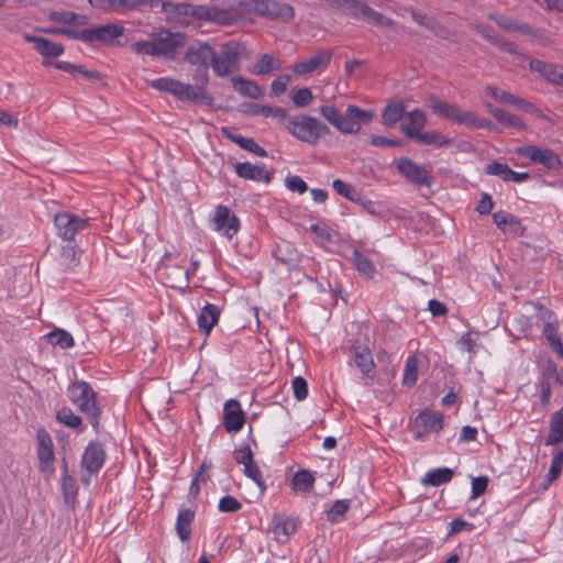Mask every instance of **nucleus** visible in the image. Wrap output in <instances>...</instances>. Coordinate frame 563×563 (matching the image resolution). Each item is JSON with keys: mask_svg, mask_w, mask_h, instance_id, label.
Wrapping results in <instances>:
<instances>
[{"mask_svg": "<svg viewBox=\"0 0 563 563\" xmlns=\"http://www.w3.org/2000/svg\"><path fill=\"white\" fill-rule=\"evenodd\" d=\"M319 112L330 124L344 134L358 133L362 125L371 123L375 115L373 110H364L354 104H349L344 113H341L332 104H323Z\"/></svg>", "mask_w": 563, "mask_h": 563, "instance_id": "nucleus-1", "label": "nucleus"}, {"mask_svg": "<svg viewBox=\"0 0 563 563\" xmlns=\"http://www.w3.org/2000/svg\"><path fill=\"white\" fill-rule=\"evenodd\" d=\"M67 393L70 401L90 419L93 429L99 431L101 409L97 401V393L90 384L85 380L74 382L69 385Z\"/></svg>", "mask_w": 563, "mask_h": 563, "instance_id": "nucleus-2", "label": "nucleus"}, {"mask_svg": "<svg viewBox=\"0 0 563 563\" xmlns=\"http://www.w3.org/2000/svg\"><path fill=\"white\" fill-rule=\"evenodd\" d=\"M243 45L236 41H229L221 45L220 53L214 51L211 67L218 77H227L240 69V58Z\"/></svg>", "mask_w": 563, "mask_h": 563, "instance_id": "nucleus-3", "label": "nucleus"}, {"mask_svg": "<svg viewBox=\"0 0 563 563\" xmlns=\"http://www.w3.org/2000/svg\"><path fill=\"white\" fill-rule=\"evenodd\" d=\"M240 5L247 12H253L261 16L273 20L291 21L295 18L292 5L277 0H244Z\"/></svg>", "mask_w": 563, "mask_h": 563, "instance_id": "nucleus-4", "label": "nucleus"}, {"mask_svg": "<svg viewBox=\"0 0 563 563\" xmlns=\"http://www.w3.org/2000/svg\"><path fill=\"white\" fill-rule=\"evenodd\" d=\"M104 461L106 452L103 445L99 442L91 441L85 449L80 462V481L84 485L88 486L90 484L91 476L101 470Z\"/></svg>", "mask_w": 563, "mask_h": 563, "instance_id": "nucleus-5", "label": "nucleus"}, {"mask_svg": "<svg viewBox=\"0 0 563 563\" xmlns=\"http://www.w3.org/2000/svg\"><path fill=\"white\" fill-rule=\"evenodd\" d=\"M515 152L517 155L529 158L532 163L539 164L549 170H559L562 167L561 158L550 148L526 145L517 147Z\"/></svg>", "mask_w": 563, "mask_h": 563, "instance_id": "nucleus-6", "label": "nucleus"}, {"mask_svg": "<svg viewBox=\"0 0 563 563\" xmlns=\"http://www.w3.org/2000/svg\"><path fill=\"white\" fill-rule=\"evenodd\" d=\"M88 2L93 9L101 12L122 14L143 7L155 8L159 4L161 0H88Z\"/></svg>", "mask_w": 563, "mask_h": 563, "instance_id": "nucleus-7", "label": "nucleus"}, {"mask_svg": "<svg viewBox=\"0 0 563 563\" xmlns=\"http://www.w3.org/2000/svg\"><path fill=\"white\" fill-rule=\"evenodd\" d=\"M89 218H81L70 212H58L54 217L57 235L64 241H73L76 234L89 225Z\"/></svg>", "mask_w": 563, "mask_h": 563, "instance_id": "nucleus-8", "label": "nucleus"}, {"mask_svg": "<svg viewBox=\"0 0 563 563\" xmlns=\"http://www.w3.org/2000/svg\"><path fill=\"white\" fill-rule=\"evenodd\" d=\"M393 165L398 173L405 177L409 183L417 186L430 187L432 184L431 172L424 166L418 165L408 157H400L396 159Z\"/></svg>", "mask_w": 563, "mask_h": 563, "instance_id": "nucleus-9", "label": "nucleus"}, {"mask_svg": "<svg viewBox=\"0 0 563 563\" xmlns=\"http://www.w3.org/2000/svg\"><path fill=\"white\" fill-rule=\"evenodd\" d=\"M37 439V459L38 470L45 476H52L54 474V461L55 455L53 451V440L51 434L43 428H40L36 432Z\"/></svg>", "mask_w": 563, "mask_h": 563, "instance_id": "nucleus-10", "label": "nucleus"}, {"mask_svg": "<svg viewBox=\"0 0 563 563\" xmlns=\"http://www.w3.org/2000/svg\"><path fill=\"white\" fill-rule=\"evenodd\" d=\"M428 100H429V106L432 109V111L435 114H438L449 121H452V122H455L459 124H464L467 126L470 125V122H473L472 121L473 120L472 111L463 110L456 104L441 101L433 96L429 97Z\"/></svg>", "mask_w": 563, "mask_h": 563, "instance_id": "nucleus-11", "label": "nucleus"}, {"mask_svg": "<svg viewBox=\"0 0 563 563\" xmlns=\"http://www.w3.org/2000/svg\"><path fill=\"white\" fill-rule=\"evenodd\" d=\"M351 351L352 358L356 367L361 371L363 377L373 378L375 363L369 347V339L367 334H365V340L363 343L360 339H356L351 346Z\"/></svg>", "mask_w": 563, "mask_h": 563, "instance_id": "nucleus-12", "label": "nucleus"}, {"mask_svg": "<svg viewBox=\"0 0 563 563\" xmlns=\"http://www.w3.org/2000/svg\"><path fill=\"white\" fill-rule=\"evenodd\" d=\"M316 118L300 114L288 119L286 130L301 142L314 145Z\"/></svg>", "mask_w": 563, "mask_h": 563, "instance_id": "nucleus-13", "label": "nucleus"}, {"mask_svg": "<svg viewBox=\"0 0 563 563\" xmlns=\"http://www.w3.org/2000/svg\"><path fill=\"white\" fill-rule=\"evenodd\" d=\"M209 67H197L192 76L195 86L189 85L188 101L199 102L202 104L211 106L213 103V97L206 90L209 82Z\"/></svg>", "mask_w": 563, "mask_h": 563, "instance_id": "nucleus-14", "label": "nucleus"}, {"mask_svg": "<svg viewBox=\"0 0 563 563\" xmlns=\"http://www.w3.org/2000/svg\"><path fill=\"white\" fill-rule=\"evenodd\" d=\"M212 223L216 231L223 232L229 239H232L240 230L239 218L231 214L230 209L223 205L216 207Z\"/></svg>", "mask_w": 563, "mask_h": 563, "instance_id": "nucleus-15", "label": "nucleus"}, {"mask_svg": "<svg viewBox=\"0 0 563 563\" xmlns=\"http://www.w3.org/2000/svg\"><path fill=\"white\" fill-rule=\"evenodd\" d=\"M153 36H155L161 56L169 58H174L177 49L185 46L187 42L186 34L181 32L162 31Z\"/></svg>", "mask_w": 563, "mask_h": 563, "instance_id": "nucleus-16", "label": "nucleus"}, {"mask_svg": "<svg viewBox=\"0 0 563 563\" xmlns=\"http://www.w3.org/2000/svg\"><path fill=\"white\" fill-rule=\"evenodd\" d=\"M234 168L239 177L247 180L263 181L265 184H269L273 180L275 173L273 168L267 169L263 163H238Z\"/></svg>", "mask_w": 563, "mask_h": 563, "instance_id": "nucleus-17", "label": "nucleus"}, {"mask_svg": "<svg viewBox=\"0 0 563 563\" xmlns=\"http://www.w3.org/2000/svg\"><path fill=\"white\" fill-rule=\"evenodd\" d=\"M125 32L123 25L119 23H108L89 29V44L101 43L110 45L113 41L122 36Z\"/></svg>", "mask_w": 563, "mask_h": 563, "instance_id": "nucleus-18", "label": "nucleus"}, {"mask_svg": "<svg viewBox=\"0 0 563 563\" xmlns=\"http://www.w3.org/2000/svg\"><path fill=\"white\" fill-rule=\"evenodd\" d=\"M556 382L559 385H563L561 376L558 373L555 363L549 362L542 369L541 377L538 383L540 390V400L543 407H548L552 395L551 385L552 382Z\"/></svg>", "mask_w": 563, "mask_h": 563, "instance_id": "nucleus-19", "label": "nucleus"}, {"mask_svg": "<svg viewBox=\"0 0 563 563\" xmlns=\"http://www.w3.org/2000/svg\"><path fill=\"white\" fill-rule=\"evenodd\" d=\"M223 426L228 432H239L245 423V413L236 399H230L224 405Z\"/></svg>", "mask_w": 563, "mask_h": 563, "instance_id": "nucleus-20", "label": "nucleus"}, {"mask_svg": "<svg viewBox=\"0 0 563 563\" xmlns=\"http://www.w3.org/2000/svg\"><path fill=\"white\" fill-rule=\"evenodd\" d=\"M212 58H214V49L209 43L190 45L185 55V59L197 67L211 66Z\"/></svg>", "mask_w": 563, "mask_h": 563, "instance_id": "nucleus-21", "label": "nucleus"}, {"mask_svg": "<svg viewBox=\"0 0 563 563\" xmlns=\"http://www.w3.org/2000/svg\"><path fill=\"white\" fill-rule=\"evenodd\" d=\"M23 40L27 43H33L36 52L45 58H56L60 56L65 49L64 45L60 43L27 33L23 34Z\"/></svg>", "mask_w": 563, "mask_h": 563, "instance_id": "nucleus-22", "label": "nucleus"}, {"mask_svg": "<svg viewBox=\"0 0 563 563\" xmlns=\"http://www.w3.org/2000/svg\"><path fill=\"white\" fill-rule=\"evenodd\" d=\"M151 87L158 91L169 92L180 101H188L189 85L179 80L162 77L151 81Z\"/></svg>", "mask_w": 563, "mask_h": 563, "instance_id": "nucleus-23", "label": "nucleus"}, {"mask_svg": "<svg viewBox=\"0 0 563 563\" xmlns=\"http://www.w3.org/2000/svg\"><path fill=\"white\" fill-rule=\"evenodd\" d=\"M221 133L223 137L238 144L241 148L250 153H253L260 157L267 156L266 150L260 146L252 137H246L241 134H236L229 128H222Z\"/></svg>", "mask_w": 563, "mask_h": 563, "instance_id": "nucleus-24", "label": "nucleus"}, {"mask_svg": "<svg viewBox=\"0 0 563 563\" xmlns=\"http://www.w3.org/2000/svg\"><path fill=\"white\" fill-rule=\"evenodd\" d=\"M407 121L401 124V132L409 139L415 140V133L419 134L422 132L427 123L426 113L420 109H415L406 114Z\"/></svg>", "mask_w": 563, "mask_h": 563, "instance_id": "nucleus-25", "label": "nucleus"}, {"mask_svg": "<svg viewBox=\"0 0 563 563\" xmlns=\"http://www.w3.org/2000/svg\"><path fill=\"white\" fill-rule=\"evenodd\" d=\"M332 57V53L330 51H320L314 56L300 62L294 66V71L297 75H306L317 70L322 66H327Z\"/></svg>", "mask_w": 563, "mask_h": 563, "instance_id": "nucleus-26", "label": "nucleus"}, {"mask_svg": "<svg viewBox=\"0 0 563 563\" xmlns=\"http://www.w3.org/2000/svg\"><path fill=\"white\" fill-rule=\"evenodd\" d=\"M272 525V532L274 534V539L282 543H285L289 539V537L296 531L295 521L282 515H275Z\"/></svg>", "mask_w": 563, "mask_h": 563, "instance_id": "nucleus-27", "label": "nucleus"}, {"mask_svg": "<svg viewBox=\"0 0 563 563\" xmlns=\"http://www.w3.org/2000/svg\"><path fill=\"white\" fill-rule=\"evenodd\" d=\"M274 257L289 269L297 267L300 255L298 251L287 241H282L274 251Z\"/></svg>", "mask_w": 563, "mask_h": 563, "instance_id": "nucleus-28", "label": "nucleus"}, {"mask_svg": "<svg viewBox=\"0 0 563 563\" xmlns=\"http://www.w3.org/2000/svg\"><path fill=\"white\" fill-rule=\"evenodd\" d=\"M219 317L220 309L216 305L207 303L198 316V325L200 330L208 335L212 328L218 323Z\"/></svg>", "mask_w": 563, "mask_h": 563, "instance_id": "nucleus-29", "label": "nucleus"}, {"mask_svg": "<svg viewBox=\"0 0 563 563\" xmlns=\"http://www.w3.org/2000/svg\"><path fill=\"white\" fill-rule=\"evenodd\" d=\"M563 442V407L553 412L550 418V432L545 445H556Z\"/></svg>", "mask_w": 563, "mask_h": 563, "instance_id": "nucleus-30", "label": "nucleus"}, {"mask_svg": "<svg viewBox=\"0 0 563 563\" xmlns=\"http://www.w3.org/2000/svg\"><path fill=\"white\" fill-rule=\"evenodd\" d=\"M406 106L402 101H393L389 102L383 110L382 120L383 124L393 128L404 117H406Z\"/></svg>", "mask_w": 563, "mask_h": 563, "instance_id": "nucleus-31", "label": "nucleus"}, {"mask_svg": "<svg viewBox=\"0 0 563 563\" xmlns=\"http://www.w3.org/2000/svg\"><path fill=\"white\" fill-rule=\"evenodd\" d=\"M231 84L234 90L243 97L258 99L263 95L261 87L255 81L245 79L242 76L233 77Z\"/></svg>", "mask_w": 563, "mask_h": 563, "instance_id": "nucleus-32", "label": "nucleus"}, {"mask_svg": "<svg viewBox=\"0 0 563 563\" xmlns=\"http://www.w3.org/2000/svg\"><path fill=\"white\" fill-rule=\"evenodd\" d=\"M195 519V510L180 509L176 520V532L179 539L185 542L191 537V523Z\"/></svg>", "mask_w": 563, "mask_h": 563, "instance_id": "nucleus-33", "label": "nucleus"}, {"mask_svg": "<svg viewBox=\"0 0 563 563\" xmlns=\"http://www.w3.org/2000/svg\"><path fill=\"white\" fill-rule=\"evenodd\" d=\"M454 472L448 467L433 468L426 473L422 484L430 486H440L452 481Z\"/></svg>", "mask_w": 563, "mask_h": 563, "instance_id": "nucleus-34", "label": "nucleus"}, {"mask_svg": "<svg viewBox=\"0 0 563 563\" xmlns=\"http://www.w3.org/2000/svg\"><path fill=\"white\" fill-rule=\"evenodd\" d=\"M62 492L65 503L67 505L74 504L78 488L76 479L68 474V467L65 460L63 463Z\"/></svg>", "mask_w": 563, "mask_h": 563, "instance_id": "nucleus-35", "label": "nucleus"}, {"mask_svg": "<svg viewBox=\"0 0 563 563\" xmlns=\"http://www.w3.org/2000/svg\"><path fill=\"white\" fill-rule=\"evenodd\" d=\"M416 423H420L427 431L438 432L443 428V416L430 410H424L418 415Z\"/></svg>", "mask_w": 563, "mask_h": 563, "instance_id": "nucleus-36", "label": "nucleus"}, {"mask_svg": "<svg viewBox=\"0 0 563 563\" xmlns=\"http://www.w3.org/2000/svg\"><path fill=\"white\" fill-rule=\"evenodd\" d=\"M314 485V476L310 471L300 470L296 472L291 479V487L296 492L309 493Z\"/></svg>", "mask_w": 563, "mask_h": 563, "instance_id": "nucleus-37", "label": "nucleus"}, {"mask_svg": "<svg viewBox=\"0 0 563 563\" xmlns=\"http://www.w3.org/2000/svg\"><path fill=\"white\" fill-rule=\"evenodd\" d=\"M332 4L343 9L345 14L351 15L352 18H363L365 8H368V5L365 2H362L360 0H333Z\"/></svg>", "mask_w": 563, "mask_h": 563, "instance_id": "nucleus-38", "label": "nucleus"}, {"mask_svg": "<svg viewBox=\"0 0 563 563\" xmlns=\"http://www.w3.org/2000/svg\"><path fill=\"white\" fill-rule=\"evenodd\" d=\"M282 64L269 54H263L254 65L252 73L255 75H267L273 70H279Z\"/></svg>", "mask_w": 563, "mask_h": 563, "instance_id": "nucleus-39", "label": "nucleus"}, {"mask_svg": "<svg viewBox=\"0 0 563 563\" xmlns=\"http://www.w3.org/2000/svg\"><path fill=\"white\" fill-rule=\"evenodd\" d=\"M352 262L360 274L364 275L367 278L373 277L375 273V266L373 262L358 250L353 251Z\"/></svg>", "mask_w": 563, "mask_h": 563, "instance_id": "nucleus-40", "label": "nucleus"}, {"mask_svg": "<svg viewBox=\"0 0 563 563\" xmlns=\"http://www.w3.org/2000/svg\"><path fill=\"white\" fill-rule=\"evenodd\" d=\"M415 141H418L426 145H434L437 147H442L444 145L450 144V140L440 132L430 131V132H420L419 134L415 133Z\"/></svg>", "mask_w": 563, "mask_h": 563, "instance_id": "nucleus-41", "label": "nucleus"}, {"mask_svg": "<svg viewBox=\"0 0 563 563\" xmlns=\"http://www.w3.org/2000/svg\"><path fill=\"white\" fill-rule=\"evenodd\" d=\"M56 419L66 427L76 429L78 432L84 430L81 418L73 412L68 407H63L56 413Z\"/></svg>", "mask_w": 563, "mask_h": 563, "instance_id": "nucleus-42", "label": "nucleus"}, {"mask_svg": "<svg viewBox=\"0 0 563 563\" xmlns=\"http://www.w3.org/2000/svg\"><path fill=\"white\" fill-rule=\"evenodd\" d=\"M553 318H554V313L551 310L545 309L543 311L542 319L544 320V325H543L542 333L547 338V340L550 342V344L560 340V336L558 333V322H553L552 321Z\"/></svg>", "mask_w": 563, "mask_h": 563, "instance_id": "nucleus-43", "label": "nucleus"}, {"mask_svg": "<svg viewBox=\"0 0 563 563\" xmlns=\"http://www.w3.org/2000/svg\"><path fill=\"white\" fill-rule=\"evenodd\" d=\"M49 343L60 349H69L74 346V339L69 332L63 329H55L47 334Z\"/></svg>", "mask_w": 563, "mask_h": 563, "instance_id": "nucleus-44", "label": "nucleus"}, {"mask_svg": "<svg viewBox=\"0 0 563 563\" xmlns=\"http://www.w3.org/2000/svg\"><path fill=\"white\" fill-rule=\"evenodd\" d=\"M490 114L500 123L503 124H507L509 126H514V128H517L519 130H523L526 126H525V123L523 121L511 114L510 112L499 108V109H492L490 110Z\"/></svg>", "mask_w": 563, "mask_h": 563, "instance_id": "nucleus-45", "label": "nucleus"}, {"mask_svg": "<svg viewBox=\"0 0 563 563\" xmlns=\"http://www.w3.org/2000/svg\"><path fill=\"white\" fill-rule=\"evenodd\" d=\"M208 21L218 23L220 25L229 26L233 25L238 21V19L233 13L225 9L211 7L210 16Z\"/></svg>", "mask_w": 563, "mask_h": 563, "instance_id": "nucleus-46", "label": "nucleus"}, {"mask_svg": "<svg viewBox=\"0 0 563 563\" xmlns=\"http://www.w3.org/2000/svg\"><path fill=\"white\" fill-rule=\"evenodd\" d=\"M332 187L338 195L353 202L362 200V195L353 186L346 184L341 179H335L332 184Z\"/></svg>", "mask_w": 563, "mask_h": 563, "instance_id": "nucleus-47", "label": "nucleus"}, {"mask_svg": "<svg viewBox=\"0 0 563 563\" xmlns=\"http://www.w3.org/2000/svg\"><path fill=\"white\" fill-rule=\"evenodd\" d=\"M563 468V450L556 452L553 456L549 473L545 477V482L543 484V488L547 489L548 486L555 481L562 473Z\"/></svg>", "mask_w": 563, "mask_h": 563, "instance_id": "nucleus-48", "label": "nucleus"}, {"mask_svg": "<svg viewBox=\"0 0 563 563\" xmlns=\"http://www.w3.org/2000/svg\"><path fill=\"white\" fill-rule=\"evenodd\" d=\"M363 18L369 24L377 25V26L394 27L396 24L394 20L386 18L382 13L372 9L369 5H368V8H365Z\"/></svg>", "mask_w": 563, "mask_h": 563, "instance_id": "nucleus-49", "label": "nucleus"}, {"mask_svg": "<svg viewBox=\"0 0 563 563\" xmlns=\"http://www.w3.org/2000/svg\"><path fill=\"white\" fill-rule=\"evenodd\" d=\"M418 364L419 361L415 355L407 358L402 379L405 385L412 386L416 384L418 379Z\"/></svg>", "mask_w": 563, "mask_h": 563, "instance_id": "nucleus-50", "label": "nucleus"}, {"mask_svg": "<svg viewBox=\"0 0 563 563\" xmlns=\"http://www.w3.org/2000/svg\"><path fill=\"white\" fill-rule=\"evenodd\" d=\"M290 99L298 108L307 107L313 99L312 92L309 88L292 89L290 91Z\"/></svg>", "mask_w": 563, "mask_h": 563, "instance_id": "nucleus-51", "label": "nucleus"}, {"mask_svg": "<svg viewBox=\"0 0 563 563\" xmlns=\"http://www.w3.org/2000/svg\"><path fill=\"white\" fill-rule=\"evenodd\" d=\"M132 49L136 54H145L151 56H161L155 38L152 42L139 41L132 44Z\"/></svg>", "mask_w": 563, "mask_h": 563, "instance_id": "nucleus-52", "label": "nucleus"}, {"mask_svg": "<svg viewBox=\"0 0 563 563\" xmlns=\"http://www.w3.org/2000/svg\"><path fill=\"white\" fill-rule=\"evenodd\" d=\"M254 113L262 114L264 117H274L279 121L286 120L288 115L286 109L271 106H255Z\"/></svg>", "mask_w": 563, "mask_h": 563, "instance_id": "nucleus-53", "label": "nucleus"}, {"mask_svg": "<svg viewBox=\"0 0 563 563\" xmlns=\"http://www.w3.org/2000/svg\"><path fill=\"white\" fill-rule=\"evenodd\" d=\"M243 472L249 478L254 481V483L260 487L261 492L266 489L262 473L254 460L244 466Z\"/></svg>", "mask_w": 563, "mask_h": 563, "instance_id": "nucleus-54", "label": "nucleus"}, {"mask_svg": "<svg viewBox=\"0 0 563 563\" xmlns=\"http://www.w3.org/2000/svg\"><path fill=\"white\" fill-rule=\"evenodd\" d=\"M514 32L536 37L543 45L548 43V37L544 36L541 31L533 29L528 23H521L517 21Z\"/></svg>", "mask_w": 563, "mask_h": 563, "instance_id": "nucleus-55", "label": "nucleus"}, {"mask_svg": "<svg viewBox=\"0 0 563 563\" xmlns=\"http://www.w3.org/2000/svg\"><path fill=\"white\" fill-rule=\"evenodd\" d=\"M510 167L506 163L493 162L485 167V173L487 175L498 176L504 181H507L508 173Z\"/></svg>", "mask_w": 563, "mask_h": 563, "instance_id": "nucleus-56", "label": "nucleus"}, {"mask_svg": "<svg viewBox=\"0 0 563 563\" xmlns=\"http://www.w3.org/2000/svg\"><path fill=\"white\" fill-rule=\"evenodd\" d=\"M350 508L347 500H335L328 511V520L336 522L339 517H342Z\"/></svg>", "mask_w": 563, "mask_h": 563, "instance_id": "nucleus-57", "label": "nucleus"}, {"mask_svg": "<svg viewBox=\"0 0 563 563\" xmlns=\"http://www.w3.org/2000/svg\"><path fill=\"white\" fill-rule=\"evenodd\" d=\"M163 8L166 11L173 12V13H175L177 15L190 16L191 18V10H192V4L191 3H187V2H178V3L166 2V3L163 4Z\"/></svg>", "mask_w": 563, "mask_h": 563, "instance_id": "nucleus-58", "label": "nucleus"}, {"mask_svg": "<svg viewBox=\"0 0 563 563\" xmlns=\"http://www.w3.org/2000/svg\"><path fill=\"white\" fill-rule=\"evenodd\" d=\"M492 45L511 55L523 56V54L519 51L517 45H515L512 42L508 41L501 35H498Z\"/></svg>", "mask_w": 563, "mask_h": 563, "instance_id": "nucleus-59", "label": "nucleus"}, {"mask_svg": "<svg viewBox=\"0 0 563 563\" xmlns=\"http://www.w3.org/2000/svg\"><path fill=\"white\" fill-rule=\"evenodd\" d=\"M218 507L222 512H236L242 508V504L235 497L227 495L220 499Z\"/></svg>", "mask_w": 563, "mask_h": 563, "instance_id": "nucleus-60", "label": "nucleus"}, {"mask_svg": "<svg viewBox=\"0 0 563 563\" xmlns=\"http://www.w3.org/2000/svg\"><path fill=\"white\" fill-rule=\"evenodd\" d=\"M292 390L297 400H305L308 396L307 380L301 376L295 377L292 379Z\"/></svg>", "mask_w": 563, "mask_h": 563, "instance_id": "nucleus-61", "label": "nucleus"}, {"mask_svg": "<svg viewBox=\"0 0 563 563\" xmlns=\"http://www.w3.org/2000/svg\"><path fill=\"white\" fill-rule=\"evenodd\" d=\"M75 12L71 11H52L48 14V20L64 25H73Z\"/></svg>", "mask_w": 563, "mask_h": 563, "instance_id": "nucleus-62", "label": "nucleus"}, {"mask_svg": "<svg viewBox=\"0 0 563 563\" xmlns=\"http://www.w3.org/2000/svg\"><path fill=\"white\" fill-rule=\"evenodd\" d=\"M488 19L496 22L499 27L508 32H514L517 22L514 19L498 13H490Z\"/></svg>", "mask_w": 563, "mask_h": 563, "instance_id": "nucleus-63", "label": "nucleus"}, {"mask_svg": "<svg viewBox=\"0 0 563 563\" xmlns=\"http://www.w3.org/2000/svg\"><path fill=\"white\" fill-rule=\"evenodd\" d=\"M286 187L291 191L303 194L308 190L306 181L299 176H288L285 179Z\"/></svg>", "mask_w": 563, "mask_h": 563, "instance_id": "nucleus-64", "label": "nucleus"}]
</instances>
